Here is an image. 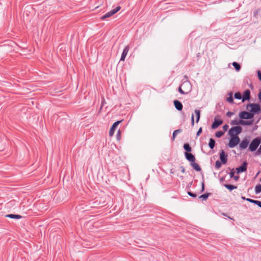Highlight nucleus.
Here are the masks:
<instances>
[{
  "label": "nucleus",
  "mask_w": 261,
  "mask_h": 261,
  "mask_svg": "<svg viewBox=\"0 0 261 261\" xmlns=\"http://www.w3.org/2000/svg\"><path fill=\"white\" fill-rule=\"evenodd\" d=\"M249 107L251 108L249 112L253 114V117L255 114L261 113V108L258 103H249L246 106L247 110H248Z\"/></svg>",
  "instance_id": "obj_1"
},
{
  "label": "nucleus",
  "mask_w": 261,
  "mask_h": 261,
  "mask_svg": "<svg viewBox=\"0 0 261 261\" xmlns=\"http://www.w3.org/2000/svg\"><path fill=\"white\" fill-rule=\"evenodd\" d=\"M107 204L106 201L100 198L99 199H95L93 201L89 202V205L91 207H103Z\"/></svg>",
  "instance_id": "obj_2"
},
{
  "label": "nucleus",
  "mask_w": 261,
  "mask_h": 261,
  "mask_svg": "<svg viewBox=\"0 0 261 261\" xmlns=\"http://www.w3.org/2000/svg\"><path fill=\"white\" fill-rule=\"evenodd\" d=\"M261 140L259 138H256L253 139L249 145V149L251 151H254L260 144Z\"/></svg>",
  "instance_id": "obj_3"
},
{
  "label": "nucleus",
  "mask_w": 261,
  "mask_h": 261,
  "mask_svg": "<svg viewBox=\"0 0 261 261\" xmlns=\"http://www.w3.org/2000/svg\"><path fill=\"white\" fill-rule=\"evenodd\" d=\"M242 128L240 126H236L231 127L228 132V134L230 137L238 136V135L242 132Z\"/></svg>",
  "instance_id": "obj_4"
},
{
  "label": "nucleus",
  "mask_w": 261,
  "mask_h": 261,
  "mask_svg": "<svg viewBox=\"0 0 261 261\" xmlns=\"http://www.w3.org/2000/svg\"><path fill=\"white\" fill-rule=\"evenodd\" d=\"M120 9H121V7L120 6H117V7H116L113 10H112L107 12L104 15H103L101 17V20H103V19H105L106 18L110 17L112 15H113L114 14L116 13L117 12H118L120 10Z\"/></svg>",
  "instance_id": "obj_5"
},
{
  "label": "nucleus",
  "mask_w": 261,
  "mask_h": 261,
  "mask_svg": "<svg viewBox=\"0 0 261 261\" xmlns=\"http://www.w3.org/2000/svg\"><path fill=\"white\" fill-rule=\"evenodd\" d=\"M240 140L238 136L230 137L228 146L230 148H233L240 142Z\"/></svg>",
  "instance_id": "obj_6"
},
{
  "label": "nucleus",
  "mask_w": 261,
  "mask_h": 261,
  "mask_svg": "<svg viewBox=\"0 0 261 261\" xmlns=\"http://www.w3.org/2000/svg\"><path fill=\"white\" fill-rule=\"evenodd\" d=\"M239 117L242 119H252L253 117V114L250 112L246 111H241L239 113Z\"/></svg>",
  "instance_id": "obj_7"
},
{
  "label": "nucleus",
  "mask_w": 261,
  "mask_h": 261,
  "mask_svg": "<svg viewBox=\"0 0 261 261\" xmlns=\"http://www.w3.org/2000/svg\"><path fill=\"white\" fill-rule=\"evenodd\" d=\"M181 86L182 87L186 94H188L192 90V85L190 82L188 81L183 82L181 85Z\"/></svg>",
  "instance_id": "obj_8"
},
{
  "label": "nucleus",
  "mask_w": 261,
  "mask_h": 261,
  "mask_svg": "<svg viewBox=\"0 0 261 261\" xmlns=\"http://www.w3.org/2000/svg\"><path fill=\"white\" fill-rule=\"evenodd\" d=\"M220 159L222 164H225L227 162V154H226L224 150L222 149L219 153Z\"/></svg>",
  "instance_id": "obj_9"
},
{
  "label": "nucleus",
  "mask_w": 261,
  "mask_h": 261,
  "mask_svg": "<svg viewBox=\"0 0 261 261\" xmlns=\"http://www.w3.org/2000/svg\"><path fill=\"white\" fill-rule=\"evenodd\" d=\"M223 121L221 119H217V117H215L214 118V121L212 124L211 127L212 129H216L219 126L221 125Z\"/></svg>",
  "instance_id": "obj_10"
},
{
  "label": "nucleus",
  "mask_w": 261,
  "mask_h": 261,
  "mask_svg": "<svg viewBox=\"0 0 261 261\" xmlns=\"http://www.w3.org/2000/svg\"><path fill=\"white\" fill-rule=\"evenodd\" d=\"M250 91L249 89L245 90L242 95V101L249 100L250 99Z\"/></svg>",
  "instance_id": "obj_11"
},
{
  "label": "nucleus",
  "mask_w": 261,
  "mask_h": 261,
  "mask_svg": "<svg viewBox=\"0 0 261 261\" xmlns=\"http://www.w3.org/2000/svg\"><path fill=\"white\" fill-rule=\"evenodd\" d=\"M184 154H185V156L186 158V159L191 163L192 162H194L195 161V156L192 154L190 152H185L184 153Z\"/></svg>",
  "instance_id": "obj_12"
},
{
  "label": "nucleus",
  "mask_w": 261,
  "mask_h": 261,
  "mask_svg": "<svg viewBox=\"0 0 261 261\" xmlns=\"http://www.w3.org/2000/svg\"><path fill=\"white\" fill-rule=\"evenodd\" d=\"M247 163L246 162H244L240 167L237 168V173H242L247 170Z\"/></svg>",
  "instance_id": "obj_13"
},
{
  "label": "nucleus",
  "mask_w": 261,
  "mask_h": 261,
  "mask_svg": "<svg viewBox=\"0 0 261 261\" xmlns=\"http://www.w3.org/2000/svg\"><path fill=\"white\" fill-rule=\"evenodd\" d=\"M121 122V121H117L114 122L111 126L109 130L110 136H112L114 135V132L118 126V125Z\"/></svg>",
  "instance_id": "obj_14"
},
{
  "label": "nucleus",
  "mask_w": 261,
  "mask_h": 261,
  "mask_svg": "<svg viewBox=\"0 0 261 261\" xmlns=\"http://www.w3.org/2000/svg\"><path fill=\"white\" fill-rule=\"evenodd\" d=\"M129 46L128 45L126 46L123 49V50L122 51V53L121 54V58L120 61H124L126 55H127V53L129 50Z\"/></svg>",
  "instance_id": "obj_15"
},
{
  "label": "nucleus",
  "mask_w": 261,
  "mask_h": 261,
  "mask_svg": "<svg viewBox=\"0 0 261 261\" xmlns=\"http://www.w3.org/2000/svg\"><path fill=\"white\" fill-rule=\"evenodd\" d=\"M249 144V141L247 139H245L243 140V141L240 143V149H246Z\"/></svg>",
  "instance_id": "obj_16"
},
{
  "label": "nucleus",
  "mask_w": 261,
  "mask_h": 261,
  "mask_svg": "<svg viewBox=\"0 0 261 261\" xmlns=\"http://www.w3.org/2000/svg\"><path fill=\"white\" fill-rule=\"evenodd\" d=\"M173 103H174V105L175 108L178 111H181L182 110V108H183V106H182V104L181 103V102L180 101H179L178 100H174Z\"/></svg>",
  "instance_id": "obj_17"
},
{
  "label": "nucleus",
  "mask_w": 261,
  "mask_h": 261,
  "mask_svg": "<svg viewBox=\"0 0 261 261\" xmlns=\"http://www.w3.org/2000/svg\"><path fill=\"white\" fill-rule=\"evenodd\" d=\"M253 120H243L240 119L239 120L240 124L243 125H250L253 123Z\"/></svg>",
  "instance_id": "obj_18"
},
{
  "label": "nucleus",
  "mask_w": 261,
  "mask_h": 261,
  "mask_svg": "<svg viewBox=\"0 0 261 261\" xmlns=\"http://www.w3.org/2000/svg\"><path fill=\"white\" fill-rule=\"evenodd\" d=\"M191 166L192 167V168L196 171H200L201 170V167L199 166V165L195 163V162L191 163Z\"/></svg>",
  "instance_id": "obj_19"
},
{
  "label": "nucleus",
  "mask_w": 261,
  "mask_h": 261,
  "mask_svg": "<svg viewBox=\"0 0 261 261\" xmlns=\"http://www.w3.org/2000/svg\"><path fill=\"white\" fill-rule=\"evenodd\" d=\"M6 217L11 219H19L22 218V216L20 215L17 214H8L6 216Z\"/></svg>",
  "instance_id": "obj_20"
},
{
  "label": "nucleus",
  "mask_w": 261,
  "mask_h": 261,
  "mask_svg": "<svg viewBox=\"0 0 261 261\" xmlns=\"http://www.w3.org/2000/svg\"><path fill=\"white\" fill-rule=\"evenodd\" d=\"M215 143H216V142L214 139L211 138L210 139L209 143H208V146L211 149H213L214 148L215 145Z\"/></svg>",
  "instance_id": "obj_21"
},
{
  "label": "nucleus",
  "mask_w": 261,
  "mask_h": 261,
  "mask_svg": "<svg viewBox=\"0 0 261 261\" xmlns=\"http://www.w3.org/2000/svg\"><path fill=\"white\" fill-rule=\"evenodd\" d=\"M223 186L226 188H227L228 190H229L230 191H231L232 190L237 188V186H233V185H232L224 184Z\"/></svg>",
  "instance_id": "obj_22"
},
{
  "label": "nucleus",
  "mask_w": 261,
  "mask_h": 261,
  "mask_svg": "<svg viewBox=\"0 0 261 261\" xmlns=\"http://www.w3.org/2000/svg\"><path fill=\"white\" fill-rule=\"evenodd\" d=\"M183 147L184 149L186 151V152H190L192 151L191 147L188 143L184 144Z\"/></svg>",
  "instance_id": "obj_23"
},
{
  "label": "nucleus",
  "mask_w": 261,
  "mask_h": 261,
  "mask_svg": "<svg viewBox=\"0 0 261 261\" xmlns=\"http://www.w3.org/2000/svg\"><path fill=\"white\" fill-rule=\"evenodd\" d=\"M195 113L196 115V122L198 123L199 121L200 117V111L198 110H195Z\"/></svg>",
  "instance_id": "obj_24"
},
{
  "label": "nucleus",
  "mask_w": 261,
  "mask_h": 261,
  "mask_svg": "<svg viewBox=\"0 0 261 261\" xmlns=\"http://www.w3.org/2000/svg\"><path fill=\"white\" fill-rule=\"evenodd\" d=\"M211 194L210 193H206L204 194L200 195L199 197V198L202 199V200L205 201L208 198L209 195Z\"/></svg>",
  "instance_id": "obj_25"
},
{
  "label": "nucleus",
  "mask_w": 261,
  "mask_h": 261,
  "mask_svg": "<svg viewBox=\"0 0 261 261\" xmlns=\"http://www.w3.org/2000/svg\"><path fill=\"white\" fill-rule=\"evenodd\" d=\"M232 66L234 67V68L237 71H239L240 70L241 66L238 63L236 62H233Z\"/></svg>",
  "instance_id": "obj_26"
},
{
  "label": "nucleus",
  "mask_w": 261,
  "mask_h": 261,
  "mask_svg": "<svg viewBox=\"0 0 261 261\" xmlns=\"http://www.w3.org/2000/svg\"><path fill=\"white\" fill-rule=\"evenodd\" d=\"M181 132V130L180 129H177L173 132V134H172V141H174L175 140V138L177 134L180 133Z\"/></svg>",
  "instance_id": "obj_27"
},
{
  "label": "nucleus",
  "mask_w": 261,
  "mask_h": 261,
  "mask_svg": "<svg viewBox=\"0 0 261 261\" xmlns=\"http://www.w3.org/2000/svg\"><path fill=\"white\" fill-rule=\"evenodd\" d=\"M261 192V185L258 184L256 186L255 188V194H258Z\"/></svg>",
  "instance_id": "obj_28"
},
{
  "label": "nucleus",
  "mask_w": 261,
  "mask_h": 261,
  "mask_svg": "<svg viewBox=\"0 0 261 261\" xmlns=\"http://www.w3.org/2000/svg\"><path fill=\"white\" fill-rule=\"evenodd\" d=\"M229 94V96L227 98L226 100L228 102L232 103L233 102L232 93H230Z\"/></svg>",
  "instance_id": "obj_29"
},
{
  "label": "nucleus",
  "mask_w": 261,
  "mask_h": 261,
  "mask_svg": "<svg viewBox=\"0 0 261 261\" xmlns=\"http://www.w3.org/2000/svg\"><path fill=\"white\" fill-rule=\"evenodd\" d=\"M234 98L237 99H242V95L240 92H237L234 95Z\"/></svg>",
  "instance_id": "obj_30"
},
{
  "label": "nucleus",
  "mask_w": 261,
  "mask_h": 261,
  "mask_svg": "<svg viewBox=\"0 0 261 261\" xmlns=\"http://www.w3.org/2000/svg\"><path fill=\"white\" fill-rule=\"evenodd\" d=\"M222 163L221 162L219 161H217L215 163V168L216 169H220V168L221 167V165H222Z\"/></svg>",
  "instance_id": "obj_31"
},
{
  "label": "nucleus",
  "mask_w": 261,
  "mask_h": 261,
  "mask_svg": "<svg viewBox=\"0 0 261 261\" xmlns=\"http://www.w3.org/2000/svg\"><path fill=\"white\" fill-rule=\"evenodd\" d=\"M224 132H222V131H218V132H217L215 134V136L217 137V138H220L222 136H223L224 135Z\"/></svg>",
  "instance_id": "obj_32"
},
{
  "label": "nucleus",
  "mask_w": 261,
  "mask_h": 261,
  "mask_svg": "<svg viewBox=\"0 0 261 261\" xmlns=\"http://www.w3.org/2000/svg\"><path fill=\"white\" fill-rule=\"evenodd\" d=\"M187 193H188V194L189 196H191V197H193V198H196V197H197V194H195V193H193V192H191V191H188Z\"/></svg>",
  "instance_id": "obj_33"
},
{
  "label": "nucleus",
  "mask_w": 261,
  "mask_h": 261,
  "mask_svg": "<svg viewBox=\"0 0 261 261\" xmlns=\"http://www.w3.org/2000/svg\"><path fill=\"white\" fill-rule=\"evenodd\" d=\"M178 91L180 93L182 94H186L185 93V91L184 90L182 87L181 86V85L178 88Z\"/></svg>",
  "instance_id": "obj_34"
},
{
  "label": "nucleus",
  "mask_w": 261,
  "mask_h": 261,
  "mask_svg": "<svg viewBox=\"0 0 261 261\" xmlns=\"http://www.w3.org/2000/svg\"><path fill=\"white\" fill-rule=\"evenodd\" d=\"M230 124L231 125H237V124H239L240 123H239V121H238L237 120H231Z\"/></svg>",
  "instance_id": "obj_35"
},
{
  "label": "nucleus",
  "mask_w": 261,
  "mask_h": 261,
  "mask_svg": "<svg viewBox=\"0 0 261 261\" xmlns=\"http://www.w3.org/2000/svg\"><path fill=\"white\" fill-rule=\"evenodd\" d=\"M117 139L118 140H120L121 139V131L119 130L117 133Z\"/></svg>",
  "instance_id": "obj_36"
},
{
  "label": "nucleus",
  "mask_w": 261,
  "mask_h": 261,
  "mask_svg": "<svg viewBox=\"0 0 261 261\" xmlns=\"http://www.w3.org/2000/svg\"><path fill=\"white\" fill-rule=\"evenodd\" d=\"M259 11V9H257V10H256L254 12H253V16L255 17H257V16H258V12Z\"/></svg>",
  "instance_id": "obj_37"
},
{
  "label": "nucleus",
  "mask_w": 261,
  "mask_h": 261,
  "mask_svg": "<svg viewBox=\"0 0 261 261\" xmlns=\"http://www.w3.org/2000/svg\"><path fill=\"white\" fill-rule=\"evenodd\" d=\"M257 76L259 80L261 82V71L260 70L257 71Z\"/></svg>",
  "instance_id": "obj_38"
},
{
  "label": "nucleus",
  "mask_w": 261,
  "mask_h": 261,
  "mask_svg": "<svg viewBox=\"0 0 261 261\" xmlns=\"http://www.w3.org/2000/svg\"><path fill=\"white\" fill-rule=\"evenodd\" d=\"M202 127H200L198 129V130L197 131V133H196V136H198L200 135V134L202 133Z\"/></svg>",
  "instance_id": "obj_39"
},
{
  "label": "nucleus",
  "mask_w": 261,
  "mask_h": 261,
  "mask_svg": "<svg viewBox=\"0 0 261 261\" xmlns=\"http://www.w3.org/2000/svg\"><path fill=\"white\" fill-rule=\"evenodd\" d=\"M233 112H230V111H228V112H227L226 113V116L228 117H230L231 116H232L233 115Z\"/></svg>",
  "instance_id": "obj_40"
},
{
  "label": "nucleus",
  "mask_w": 261,
  "mask_h": 261,
  "mask_svg": "<svg viewBox=\"0 0 261 261\" xmlns=\"http://www.w3.org/2000/svg\"><path fill=\"white\" fill-rule=\"evenodd\" d=\"M191 125L192 126H194V117L193 114H192L191 116Z\"/></svg>",
  "instance_id": "obj_41"
},
{
  "label": "nucleus",
  "mask_w": 261,
  "mask_h": 261,
  "mask_svg": "<svg viewBox=\"0 0 261 261\" xmlns=\"http://www.w3.org/2000/svg\"><path fill=\"white\" fill-rule=\"evenodd\" d=\"M234 171L233 169H232L231 170V172L229 173L230 176L231 178L233 177L234 176Z\"/></svg>",
  "instance_id": "obj_42"
},
{
  "label": "nucleus",
  "mask_w": 261,
  "mask_h": 261,
  "mask_svg": "<svg viewBox=\"0 0 261 261\" xmlns=\"http://www.w3.org/2000/svg\"><path fill=\"white\" fill-rule=\"evenodd\" d=\"M228 128V125L227 124H225L223 126V129L224 132H226Z\"/></svg>",
  "instance_id": "obj_43"
},
{
  "label": "nucleus",
  "mask_w": 261,
  "mask_h": 261,
  "mask_svg": "<svg viewBox=\"0 0 261 261\" xmlns=\"http://www.w3.org/2000/svg\"><path fill=\"white\" fill-rule=\"evenodd\" d=\"M261 153V145L259 146V148L256 152V155H258Z\"/></svg>",
  "instance_id": "obj_44"
},
{
  "label": "nucleus",
  "mask_w": 261,
  "mask_h": 261,
  "mask_svg": "<svg viewBox=\"0 0 261 261\" xmlns=\"http://www.w3.org/2000/svg\"><path fill=\"white\" fill-rule=\"evenodd\" d=\"M180 170H181V172L182 173H185V167H184V166H180Z\"/></svg>",
  "instance_id": "obj_45"
},
{
  "label": "nucleus",
  "mask_w": 261,
  "mask_h": 261,
  "mask_svg": "<svg viewBox=\"0 0 261 261\" xmlns=\"http://www.w3.org/2000/svg\"><path fill=\"white\" fill-rule=\"evenodd\" d=\"M201 192H202L204 191V181H203V182H202V186H201Z\"/></svg>",
  "instance_id": "obj_46"
},
{
  "label": "nucleus",
  "mask_w": 261,
  "mask_h": 261,
  "mask_svg": "<svg viewBox=\"0 0 261 261\" xmlns=\"http://www.w3.org/2000/svg\"><path fill=\"white\" fill-rule=\"evenodd\" d=\"M256 204L258 206L261 208V201L257 200V202H256Z\"/></svg>",
  "instance_id": "obj_47"
},
{
  "label": "nucleus",
  "mask_w": 261,
  "mask_h": 261,
  "mask_svg": "<svg viewBox=\"0 0 261 261\" xmlns=\"http://www.w3.org/2000/svg\"><path fill=\"white\" fill-rule=\"evenodd\" d=\"M257 200H253V199H251L250 200V203H254V204H256V202H257Z\"/></svg>",
  "instance_id": "obj_48"
},
{
  "label": "nucleus",
  "mask_w": 261,
  "mask_h": 261,
  "mask_svg": "<svg viewBox=\"0 0 261 261\" xmlns=\"http://www.w3.org/2000/svg\"><path fill=\"white\" fill-rule=\"evenodd\" d=\"M174 172H175V170H174V169L172 168V169H170V173L171 174H174Z\"/></svg>",
  "instance_id": "obj_49"
},
{
  "label": "nucleus",
  "mask_w": 261,
  "mask_h": 261,
  "mask_svg": "<svg viewBox=\"0 0 261 261\" xmlns=\"http://www.w3.org/2000/svg\"><path fill=\"white\" fill-rule=\"evenodd\" d=\"M233 178L235 180H237L239 179V177L238 176H234Z\"/></svg>",
  "instance_id": "obj_50"
},
{
  "label": "nucleus",
  "mask_w": 261,
  "mask_h": 261,
  "mask_svg": "<svg viewBox=\"0 0 261 261\" xmlns=\"http://www.w3.org/2000/svg\"><path fill=\"white\" fill-rule=\"evenodd\" d=\"M251 199L250 198H246V200L249 202H250V200H251Z\"/></svg>",
  "instance_id": "obj_51"
},
{
  "label": "nucleus",
  "mask_w": 261,
  "mask_h": 261,
  "mask_svg": "<svg viewBox=\"0 0 261 261\" xmlns=\"http://www.w3.org/2000/svg\"><path fill=\"white\" fill-rule=\"evenodd\" d=\"M241 198H242L243 200H246V198H245L244 196H242V197H241Z\"/></svg>",
  "instance_id": "obj_52"
},
{
  "label": "nucleus",
  "mask_w": 261,
  "mask_h": 261,
  "mask_svg": "<svg viewBox=\"0 0 261 261\" xmlns=\"http://www.w3.org/2000/svg\"><path fill=\"white\" fill-rule=\"evenodd\" d=\"M223 215L226 217H227V215L225 213H223Z\"/></svg>",
  "instance_id": "obj_53"
},
{
  "label": "nucleus",
  "mask_w": 261,
  "mask_h": 261,
  "mask_svg": "<svg viewBox=\"0 0 261 261\" xmlns=\"http://www.w3.org/2000/svg\"><path fill=\"white\" fill-rule=\"evenodd\" d=\"M180 178H181L182 179L184 178V177H183V176H181L180 177Z\"/></svg>",
  "instance_id": "obj_54"
},
{
  "label": "nucleus",
  "mask_w": 261,
  "mask_h": 261,
  "mask_svg": "<svg viewBox=\"0 0 261 261\" xmlns=\"http://www.w3.org/2000/svg\"><path fill=\"white\" fill-rule=\"evenodd\" d=\"M224 180V178L222 177L221 179V180Z\"/></svg>",
  "instance_id": "obj_55"
},
{
  "label": "nucleus",
  "mask_w": 261,
  "mask_h": 261,
  "mask_svg": "<svg viewBox=\"0 0 261 261\" xmlns=\"http://www.w3.org/2000/svg\"><path fill=\"white\" fill-rule=\"evenodd\" d=\"M260 181H261V179H260Z\"/></svg>",
  "instance_id": "obj_56"
}]
</instances>
